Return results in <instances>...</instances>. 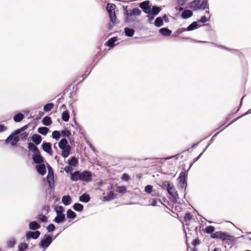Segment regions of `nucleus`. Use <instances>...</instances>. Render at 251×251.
I'll return each instance as SVG.
<instances>
[{"instance_id": "f257e3e1", "label": "nucleus", "mask_w": 251, "mask_h": 251, "mask_svg": "<svg viewBox=\"0 0 251 251\" xmlns=\"http://www.w3.org/2000/svg\"><path fill=\"white\" fill-rule=\"evenodd\" d=\"M141 14V11L137 8L126 10V11L124 12V21L126 23H130L134 21V17L139 16Z\"/></svg>"}, {"instance_id": "f03ea898", "label": "nucleus", "mask_w": 251, "mask_h": 251, "mask_svg": "<svg viewBox=\"0 0 251 251\" xmlns=\"http://www.w3.org/2000/svg\"><path fill=\"white\" fill-rule=\"evenodd\" d=\"M188 176V172L186 171L181 172L178 176V183L177 184V188L180 190L184 192V198L185 197L186 193L185 190L187 187L186 178Z\"/></svg>"}, {"instance_id": "7ed1b4c3", "label": "nucleus", "mask_w": 251, "mask_h": 251, "mask_svg": "<svg viewBox=\"0 0 251 251\" xmlns=\"http://www.w3.org/2000/svg\"><path fill=\"white\" fill-rule=\"evenodd\" d=\"M208 0H194L189 3V8H192L193 10H197L198 9L204 10L208 8L207 5Z\"/></svg>"}, {"instance_id": "20e7f679", "label": "nucleus", "mask_w": 251, "mask_h": 251, "mask_svg": "<svg viewBox=\"0 0 251 251\" xmlns=\"http://www.w3.org/2000/svg\"><path fill=\"white\" fill-rule=\"evenodd\" d=\"M59 234V233H58L53 238H52V236L50 234H45L44 236V238L41 240L39 243V246L44 250L46 249L50 246L53 240L55 239Z\"/></svg>"}, {"instance_id": "39448f33", "label": "nucleus", "mask_w": 251, "mask_h": 251, "mask_svg": "<svg viewBox=\"0 0 251 251\" xmlns=\"http://www.w3.org/2000/svg\"><path fill=\"white\" fill-rule=\"evenodd\" d=\"M54 210L56 213V217L54 219L53 221L57 224L64 222L65 219V215L63 213L64 208L62 206H56Z\"/></svg>"}, {"instance_id": "423d86ee", "label": "nucleus", "mask_w": 251, "mask_h": 251, "mask_svg": "<svg viewBox=\"0 0 251 251\" xmlns=\"http://www.w3.org/2000/svg\"><path fill=\"white\" fill-rule=\"evenodd\" d=\"M212 238L214 239H220L222 241L227 240L230 241H233L234 240V237L230 236L226 232L222 231H216L211 235Z\"/></svg>"}, {"instance_id": "0eeeda50", "label": "nucleus", "mask_w": 251, "mask_h": 251, "mask_svg": "<svg viewBox=\"0 0 251 251\" xmlns=\"http://www.w3.org/2000/svg\"><path fill=\"white\" fill-rule=\"evenodd\" d=\"M116 7V6L114 4L111 3H107L106 7V10L109 14L110 21L113 24L117 23L116 21V17L115 11Z\"/></svg>"}, {"instance_id": "6e6552de", "label": "nucleus", "mask_w": 251, "mask_h": 251, "mask_svg": "<svg viewBox=\"0 0 251 251\" xmlns=\"http://www.w3.org/2000/svg\"><path fill=\"white\" fill-rule=\"evenodd\" d=\"M18 134L15 131L12 133L5 140L6 144L10 143L12 146H16L17 143L20 141Z\"/></svg>"}, {"instance_id": "1a4fd4ad", "label": "nucleus", "mask_w": 251, "mask_h": 251, "mask_svg": "<svg viewBox=\"0 0 251 251\" xmlns=\"http://www.w3.org/2000/svg\"><path fill=\"white\" fill-rule=\"evenodd\" d=\"M167 191L168 193L177 202V200L179 199L178 195L174 185L168 182Z\"/></svg>"}, {"instance_id": "9d476101", "label": "nucleus", "mask_w": 251, "mask_h": 251, "mask_svg": "<svg viewBox=\"0 0 251 251\" xmlns=\"http://www.w3.org/2000/svg\"><path fill=\"white\" fill-rule=\"evenodd\" d=\"M139 6L146 14L151 13V4L149 0H145L140 3Z\"/></svg>"}, {"instance_id": "9b49d317", "label": "nucleus", "mask_w": 251, "mask_h": 251, "mask_svg": "<svg viewBox=\"0 0 251 251\" xmlns=\"http://www.w3.org/2000/svg\"><path fill=\"white\" fill-rule=\"evenodd\" d=\"M92 179V174L91 172L85 170L80 173V180L88 182L91 181Z\"/></svg>"}, {"instance_id": "f8f14e48", "label": "nucleus", "mask_w": 251, "mask_h": 251, "mask_svg": "<svg viewBox=\"0 0 251 251\" xmlns=\"http://www.w3.org/2000/svg\"><path fill=\"white\" fill-rule=\"evenodd\" d=\"M41 232L39 230L33 231H29L26 233V240L27 241L30 239H37L40 236Z\"/></svg>"}, {"instance_id": "ddd939ff", "label": "nucleus", "mask_w": 251, "mask_h": 251, "mask_svg": "<svg viewBox=\"0 0 251 251\" xmlns=\"http://www.w3.org/2000/svg\"><path fill=\"white\" fill-rule=\"evenodd\" d=\"M32 159L36 164H41L44 162V158L40 154V152L33 154Z\"/></svg>"}, {"instance_id": "4468645a", "label": "nucleus", "mask_w": 251, "mask_h": 251, "mask_svg": "<svg viewBox=\"0 0 251 251\" xmlns=\"http://www.w3.org/2000/svg\"><path fill=\"white\" fill-rule=\"evenodd\" d=\"M44 151L51 155V144L48 142H44L42 145Z\"/></svg>"}, {"instance_id": "2eb2a0df", "label": "nucleus", "mask_w": 251, "mask_h": 251, "mask_svg": "<svg viewBox=\"0 0 251 251\" xmlns=\"http://www.w3.org/2000/svg\"><path fill=\"white\" fill-rule=\"evenodd\" d=\"M37 172L41 176H44L46 173V169L45 165L42 164H39L36 166Z\"/></svg>"}, {"instance_id": "dca6fc26", "label": "nucleus", "mask_w": 251, "mask_h": 251, "mask_svg": "<svg viewBox=\"0 0 251 251\" xmlns=\"http://www.w3.org/2000/svg\"><path fill=\"white\" fill-rule=\"evenodd\" d=\"M70 179L73 181L80 180V172L78 171H76L73 173H71Z\"/></svg>"}, {"instance_id": "f3484780", "label": "nucleus", "mask_w": 251, "mask_h": 251, "mask_svg": "<svg viewBox=\"0 0 251 251\" xmlns=\"http://www.w3.org/2000/svg\"><path fill=\"white\" fill-rule=\"evenodd\" d=\"M29 228L33 231L37 230L40 228V224L36 221H32L29 223Z\"/></svg>"}, {"instance_id": "a211bd4d", "label": "nucleus", "mask_w": 251, "mask_h": 251, "mask_svg": "<svg viewBox=\"0 0 251 251\" xmlns=\"http://www.w3.org/2000/svg\"><path fill=\"white\" fill-rule=\"evenodd\" d=\"M193 16V12L190 10H184L181 13V18L184 19H187Z\"/></svg>"}, {"instance_id": "6ab92c4d", "label": "nucleus", "mask_w": 251, "mask_h": 251, "mask_svg": "<svg viewBox=\"0 0 251 251\" xmlns=\"http://www.w3.org/2000/svg\"><path fill=\"white\" fill-rule=\"evenodd\" d=\"M159 32L163 36H169L172 34V31L167 27L160 28Z\"/></svg>"}, {"instance_id": "aec40b11", "label": "nucleus", "mask_w": 251, "mask_h": 251, "mask_svg": "<svg viewBox=\"0 0 251 251\" xmlns=\"http://www.w3.org/2000/svg\"><path fill=\"white\" fill-rule=\"evenodd\" d=\"M32 141L36 145H38L40 144L42 141L41 136L37 134H34L31 137Z\"/></svg>"}, {"instance_id": "412c9836", "label": "nucleus", "mask_w": 251, "mask_h": 251, "mask_svg": "<svg viewBox=\"0 0 251 251\" xmlns=\"http://www.w3.org/2000/svg\"><path fill=\"white\" fill-rule=\"evenodd\" d=\"M125 35L128 37H131L135 33V30L133 28L126 27L124 28Z\"/></svg>"}, {"instance_id": "4be33fe9", "label": "nucleus", "mask_w": 251, "mask_h": 251, "mask_svg": "<svg viewBox=\"0 0 251 251\" xmlns=\"http://www.w3.org/2000/svg\"><path fill=\"white\" fill-rule=\"evenodd\" d=\"M118 40L117 37H113L109 39L105 43V45L109 48H113L115 46L114 43Z\"/></svg>"}, {"instance_id": "5701e85b", "label": "nucleus", "mask_w": 251, "mask_h": 251, "mask_svg": "<svg viewBox=\"0 0 251 251\" xmlns=\"http://www.w3.org/2000/svg\"><path fill=\"white\" fill-rule=\"evenodd\" d=\"M61 150L62 151L61 153L62 156L65 158H67L70 154L71 147L70 145H68L67 148Z\"/></svg>"}, {"instance_id": "b1692460", "label": "nucleus", "mask_w": 251, "mask_h": 251, "mask_svg": "<svg viewBox=\"0 0 251 251\" xmlns=\"http://www.w3.org/2000/svg\"><path fill=\"white\" fill-rule=\"evenodd\" d=\"M47 180L50 188L52 189L54 187V180L53 175H48Z\"/></svg>"}, {"instance_id": "393cba45", "label": "nucleus", "mask_w": 251, "mask_h": 251, "mask_svg": "<svg viewBox=\"0 0 251 251\" xmlns=\"http://www.w3.org/2000/svg\"><path fill=\"white\" fill-rule=\"evenodd\" d=\"M62 202L65 205H69L72 202V199L69 195L64 196L62 198Z\"/></svg>"}, {"instance_id": "a878e982", "label": "nucleus", "mask_w": 251, "mask_h": 251, "mask_svg": "<svg viewBox=\"0 0 251 251\" xmlns=\"http://www.w3.org/2000/svg\"><path fill=\"white\" fill-rule=\"evenodd\" d=\"M28 149L35 153H39V150L38 148L33 143L30 142L28 143Z\"/></svg>"}, {"instance_id": "bb28decb", "label": "nucleus", "mask_w": 251, "mask_h": 251, "mask_svg": "<svg viewBox=\"0 0 251 251\" xmlns=\"http://www.w3.org/2000/svg\"><path fill=\"white\" fill-rule=\"evenodd\" d=\"M79 200L81 202L87 203L90 201V197L88 194L84 193L79 197Z\"/></svg>"}, {"instance_id": "cd10ccee", "label": "nucleus", "mask_w": 251, "mask_h": 251, "mask_svg": "<svg viewBox=\"0 0 251 251\" xmlns=\"http://www.w3.org/2000/svg\"><path fill=\"white\" fill-rule=\"evenodd\" d=\"M68 145V141L66 138L62 139L58 144L59 147L61 150L67 148Z\"/></svg>"}, {"instance_id": "c85d7f7f", "label": "nucleus", "mask_w": 251, "mask_h": 251, "mask_svg": "<svg viewBox=\"0 0 251 251\" xmlns=\"http://www.w3.org/2000/svg\"><path fill=\"white\" fill-rule=\"evenodd\" d=\"M42 124L46 126H49L52 124L51 119L50 117L46 116L45 117L42 121Z\"/></svg>"}, {"instance_id": "c756f323", "label": "nucleus", "mask_w": 251, "mask_h": 251, "mask_svg": "<svg viewBox=\"0 0 251 251\" xmlns=\"http://www.w3.org/2000/svg\"><path fill=\"white\" fill-rule=\"evenodd\" d=\"M73 208L76 211L81 212L83 210V205L79 203H75Z\"/></svg>"}, {"instance_id": "7c9ffc66", "label": "nucleus", "mask_w": 251, "mask_h": 251, "mask_svg": "<svg viewBox=\"0 0 251 251\" xmlns=\"http://www.w3.org/2000/svg\"><path fill=\"white\" fill-rule=\"evenodd\" d=\"M49 131V129L45 126L40 127L38 128V132L43 135H46Z\"/></svg>"}, {"instance_id": "2f4dec72", "label": "nucleus", "mask_w": 251, "mask_h": 251, "mask_svg": "<svg viewBox=\"0 0 251 251\" xmlns=\"http://www.w3.org/2000/svg\"><path fill=\"white\" fill-rule=\"evenodd\" d=\"M78 163L77 159L74 156L72 157L68 160V163L71 166H75Z\"/></svg>"}, {"instance_id": "473e14b6", "label": "nucleus", "mask_w": 251, "mask_h": 251, "mask_svg": "<svg viewBox=\"0 0 251 251\" xmlns=\"http://www.w3.org/2000/svg\"><path fill=\"white\" fill-rule=\"evenodd\" d=\"M24 118V115L21 113H18L13 117L14 120L15 122H20L22 121Z\"/></svg>"}, {"instance_id": "72a5a7b5", "label": "nucleus", "mask_w": 251, "mask_h": 251, "mask_svg": "<svg viewBox=\"0 0 251 251\" xmlns=\"http://www.w3.org/2000/svg\"><path fill=\"white\" fill-rule=\"evenodd\" d=\"M115 198V194L112 191H110L107 196L103 197V201H109L110 200H113Z\"/></svg>"}, {"instance_id": "f704fd0d", "label": "nucleus", "mask_w": 251, "mask_h": 251, "mask_svg": "<svg viewBox=\"0 0 251 251\" xmlns=\"http://www.w3.org/2000/svg\"><path fill=\"white\" fill-rule=\"evenodd\" d=\"M161 10V8L160 7L157 6H153L152 8H151V13L153 14V15L156 16L160 12Z\"/></svg>"}, {"instance_id": "c9c22d12", "label": "nucleus", "mask_w": 251, "mask_h": 251, "mask_svg": "<svg viewBox=\"0 0 251 251\" xmlns=\"http://www.w3.org/2000/svg\"><path fill=\"white\" fill-rule=\"evenodd\" d=\"M198 24L197 22H193L192 23L186 28L187 31H192L194 29L197 28Z\"/></svg>"}, {"instance_id": "e433bc0d", "label": "nucleus", "mask_w": 251, "mask_h": 251, "mask_svg": "<svg viewBox=\"0 0 251 251\" xmlns=\"http://www.w3.org/2000/svg\"><path fill=\"white\" fill-rule=\"evenodd\" d=\"M67 217L69 219H75L76 217V213L71 209L67 211Z\"/></svg>"}, {"instance_id": "4c0bfd02", "label": "nucleus", "mask_w": 251, "mask_h": 251, "mask_svg": "<svg viewBox=\"0 0 251 251\" xmlns=\"http://www.w3.org/2000/svg\"><path fill=\"white\" fill-rule=\"evenodd\" d=\"M154 25L156 27H160L163 25V21L162 18L160 17L156 18L154 21Z\"/></svg>"}, {"instance_id": "58836bf2", "label": "nucleus", "mask_w": 251, "mask_h": 251, "mask_svg": "<svg viewBox=\"0 0 251 251\" xmlns=\"http://www.w3.org/2000/svg\"><path fill=\"white\" fill-rule=\"evenodd\" d=\"M62 119L64 122H68L70 118L69 113L68 111L66 110L62 113Z\"/></svg>"}, {"instance_id": "ea45409f", "label": "nucleus", "mask_w": 251, "mask_h": 251, "mask_svg": "<svg viewBox=\"0 0 251 251\" xmlns=\"http://www.w3.org/2000/svg\"><path fill=\"white\" fill-rule=\"evenodd\" d=\"M54 107L53 103H48L44 106V110L45 112L50 111Z\"/></svg>"}, {"instance_id": "a19ab883", "label": "nucleus", "mask_w": 251, "mask_h": 251, "mask_svg": "<svg viewBox=\"0 0 251 251\" xmlns=\"http://www.w3.org/2000/svg\"><path fill=\"white\" fill-rule=\"evenodd\" d=\"M37 218L40 222L42 223H46L48 221V217L46 215L43 214H38Z\"/></svg>"}, {"instance_id": "79ce46f5", "label": "nucleus", "mask_w": 251, "mask_h": 251, "mask_svg": "<svg viewBox=\"0 0 251 251\" xmlns=\"http://www.w3.org/2000/svg\"><path fill=\"white\" fill-rule=\"evenodd\" d=\"M215 228L212 226H207L204 230V232L207 234H212L214 231Z\"/></svg>"}, {"instance_id": "37998d69", "label": "nucleus", "mask_w": 251, "mask_h": 251, "mask_svg": "<svg viewBox=\"0 0 251 251\" xmlns=\"http://www.w3.org/2000/svg\"><path fill=\"white\" fill-rule=\"evenodd\" d=\"M16 244V240L14 238L9 240L7 242V245L9 248H13Z\"/></svg>"}, {"instance_id": "c03bdc74", "label": "nucleus", "mask_w": 251, "mask_h": 251, "mask_svg": "<svg viewBox=\"0 0 251 251\" xmlns=\"http://www.w3.org/2000/svg\"><path fill=\"white\" fill-rule=\"evenodd\" d=\"M60 136L61 135L59 131L57 130H55L53 131L52 133V137L56 140H58L60 138Z\"/></svg>"}, {"instance_id": "a18cd8bd", "label": "nucleus", "mask_w": 251, "mask_h": 251, "mask_svg": "<svg viewBox=\"0 0 251 251\" xmlns=\"http://www.w3.org/2000/svg\"><path fill=\"white\" fill-rule=\"evenodd\" d=\"M61 134L63 136L67 137H69L71 135V132L70 130H68L67 128H65L62 130L61 131Z\"/></svg>"}, {"instance_id": "49530a36", "label": "nucleus", "mask_w": 251, "mask_h": 251, "mask_svg": "<svg viewBox=\"0 0 251 251\" xmlns=\"http://www.w3.org/2000/svg\"><path fill=\"white\" fill-rule=\"evenodd\" d=\"M117 191L120 194H124L126 192V188L125 186H119L117 188Z\"/></svg>"}, {"instance_id": "de8ad7c7", "label": "nucleus", "mask_w": 251, "mask_h": 251, "mask_svg": "<svg viewBox=\"0 0 251 251\" xmlns=\"http://www.w3.org/2000/svg\"><path fill=\"white\" fill-rule=\"evenodd\" d=\"M192 218V215L189 212H187L184 217V220L185 222L190 221Z\"/></svg>"}, {"instance_id": "09e8293b", "label": "nucleus", "mask_w": 251, "mask_h": 251, "mask_svg": "<svg viewBox=\"0 0 251 251\" xmlns=\"http://www.w3.org/2000/svg\"><path fill=\"white\" fill-rule=\"evenodd\" d=\"M250 113H251V108L250 109L248 110L244 114H243V115L238 117V118L234 119L230 123V124H231L234 123L235 122H236V121H237L238 119H240L241 118H242L244 116L246 115L249 114H250Z\"/></svg>"}, {"instance_id": "8fccbe9b", "label": "nucleus", "mask_w": 251, "mask_h": 251, "mask_svg": "<svg viewBox=\"0 0 251 251\" xmlns=\"http://www.w3.org/2000/svg\"><path fill=\"white\" fill-rule=\"evenodd\" d=\"M28 245L25 243H21L19 246V248L20 250L24 251L28 248Z\"/></svg>"}, {"instance_id": "3c124183", "label": "nucleus", "mask_w": 251, "mask_h": 251, "mask_svg": "<svg viewBox=\"0 0 251 251\" xmlns=\"http://www.w3.org/2000/svg\"><path fill=\"white\" fill-rule=\"evenodd\" d=\"M55 228V226L52 224H50L49 225V226L47 227V230L49 232H52L54 230Z\"/></svg>"}, {"instance_id": "603ef678", "label": "nucleus", "mask_w": 251, "mask_h": 251, "mask_svg": "<svg viewBox=\"0 0 251 251\" xmlns=\"http://www.w3.org/2000/svg\"><path fill=\"white\" fill-rule=\"evenodd\" d=\"M155 16V15H153V14L151 13H150V14H148V15H147V17L148 18V22L151 23V21L154 19Z\"/></svg>"}, {"instance_id": "864d4df0", "label": "nucleus", "mask_w": 251, "mask_h": 251, "mask_svg": "<svg viewBox=\"0 0 251 251\" xmlns=\"http://www.w3.org/2000/svg\"><path fill=\"white\" fill-rule=\"evenodd\" d=\"M27 127H28V126L25 125L24 126L16 130L15 131L19 134L21 133L22 132H23L24 130H25V129H26L27 128Z\"/></svg>"}, {"instance_id": "5fc2aeb1", "label": "nucleus", "mask_w": 251, "mask_h": 251, "mask_svg": "<svg viewBox=\"0 0 251 251\" xmlns=\"http://www.w3.org/2000/svg\"><path fill=\"white\" fill-rule=\"evenodd\" d=\"M152 190V186L150 185H148L145 187V191L146 193L150 194Z\"/></svg>"}, {"instance_id": "6e6d98bb", "label": "nucleus", "mask_w": 251, "mask_h": 251, "mask_svg": "<svg viewBox=\"0 0 251 251\" xmlns=\"http://www.w3.org/2000/svg\"><path fill=\"white\" fill-rule=\"evenodd\" d=\"M219 134V132H217L216 133L213 137L212 138L209 140V141L208 142V145H207V146L205 147V148L203 150V151H206V150L207 149V148L208 147V146L213 142V140H214V138L215 137H216L218 134Z\"/></svg>"}, {"instance_id": "4d7b16f0", "label": "nucleus", "mask_w": 251, "mask_h": 251, "mask_svg": "<svg viewBox=\"0 0 251 251\" xmlns=\"http://www.w3.org/2000/svg\"><path fill=\"white\" fill-rule=\"evenodd\" d=\"M130 177L128 174H124L122 176V179L123 180L127 181L129 180Z\"/></svg>"}, {"instance_id": "13d9d810", "label": "nucleus", "mask_w": 251, "mask_h": 251, "mask_svg": "<svg viewBox=\"0 0 251 251\" xmlns=\"http://www.w3.org/2000/svg\"><path fill=\"white\" fill-rule=\"evenodd\" d=\"M47 168L48 170V175H53V172L52 169L51 167L48 163H47Z\"/></svg>"}, {"instance_id": "bf43d9fd", "label": "nucleus", "mask_w": 251, "mask_h": 251, "mask_svg": "<svg viewBox=\"0 0 251 251\" xmlns=\"http://www.w3.org/2000/svg\"><path fill=\"white\" fill-rule=\"evenodd\" d=\"M64 170L67 173H69L72 172V171L73 170V168H72V167L71 166L69 165V166H66L64 168Z\"/></svg>"}, {"instance_id": "052dcab7", "label": "nucleus", "mask_w": 251, "mask_h": 251, "mask_svg": "<svg viewBox=\"0 0 251 251\" xmlns=\"http://www.w3.org/2000/svg\"><path fill=\"white\" fill-rule=\"evenodd\" d=\"M207 18L205 16H203L201 17L199 22H201V23H205L207 21Z\"/></svg>"}, {"instance_id": "680f3d73", "label": "nucleus", "mask_w": 251, "mask_h": 251, "mask_svg": "<svg viewBox=\"0 0 251 251\" xmlns=\"http://www.w3.org/2000/svg\"><path fill=\"white\" fill-rule=\"evenodd\" d=\"M187 0H177V3L179 5L183 6Z\"/></svg>"}, {"instance_id": "e2e57ef3", "label": "nucleus", "mask_w": 251, "mask_h": 251, "mask_svg": "<svg viewBox=\"0 0 251 251\" xmlns=\"http://www.w3.org/2000/svg\"><path fill=\"white\" fill-rule=\"evenodd\" d=\"M187 31L186 28H178L176 32L177 33V34H180L181 33H182V32H184V31Z\"/></svg>"}, {"instance_id": "0e129e2a", "label": "nucleus", "mask_w": 251, "mask_h": 251, "mask_svg": "<svg viewBox=\"0 0 251 251\" xmlns=\"http://www.w3.org/2000/svg\"><path fill=\"white\" fill-rule=\"evenodd\" d=\"M7 128L3 125H0V132L5 131Z\"/></svg>"}, {"instance_id": "69168bd1", "label": "nucleus", "mask_w": 251, "mask_h": 251, "mask_svg": "<svg viewBox=\"0 0 251 251\" xmlns=\"http://www.w3.org/2000/svg\"><path fill=\"white\" fill-rule=\"evenodd\" d=\"M192 244L194 246H196L200 244V241L198 239H195L193 240Z\"/></svg>"}, {"instance_id": "338daca9", "label": "nucleus", "mask_w": 251, "mask_h": 251, "mask_svg": "<svg viewBox=\"0 0 251 251\" xmlns=\"http://www.w3.org/2000/svg\"><path fill=\"white\" fill-rule=\"evenodd\" d=\"M162 20H164V21L166 23H168L169 22V18H168L167 16L165 14L162 17Z\"/></svg>"}, {"instance_id": "774afa93", "label": "nucleus", "mask_w": 251, "mask_h": 251, "mask_svg": "<svg viewBox=\"0 0 251 251\" xmlns=\"http://www.w3.org/2000/svg\"><path fill=\"white\" fill-rule=\"evenodd\" d=\"M21 136H22V137H21V139L23 140L27 138V133H26V132H24L21 134Z\"/></svg>"}]
</instances>
